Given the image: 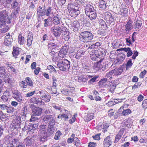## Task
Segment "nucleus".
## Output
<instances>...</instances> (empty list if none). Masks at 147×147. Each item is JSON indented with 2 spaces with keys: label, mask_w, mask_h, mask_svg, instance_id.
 <instances>
[{
  "label": "nucleus",
  "mask_w": 147,
  "mask_h": 147,
  "mask_svg": "<svg viewBox=\"0 0 147 147\" xmlns=\"http://www.w3.org/2000/svg\"><path fill=\"white\" fill-rule=\"evenodd\" d=\"M57 67H58L60 70L61 71V67H63V66H64L63 64L61 61H59L57 62Z\"/></svg>",
  "instance_id": "680f3d73"
},
{
  "label": "nucleus",
  "mask_w": 147,
  "mask_h": 147,
  "mask_svg": "<svg viewBox=\"0 0 147 147\" xmlns=\"http://www.w3.org/2000/svg\"><path fill=\"white\" fill-rule=\"evenodd\" d=\"M50 18L45 19L44 20V26L45 28H47L49 26H51L52 24L50 20Z\"/></svg>",
  "instance_id": "c756f323"
},
{
  "label": "nucleus",
  "mask_w": 147,
  "mask_h": 147,
  "mask_svg": "<svg viewBox=\"0 0 147 147\" xmlns=\"http://www.w3.org/2000/svg\"><path fill=\"white\" fill-rule=\"evenodd\" d=\"M80 40L84 42H88L91 41L93 39L92 34L89 31L82 32L80 35Z\"/></svg>",
  "instance_id": "20e7f679"
},
{
  "label": "nucleus",
  "mask_w": 147,
  "mask_h": 147,
  "mask_svg": "<svg viewBox=\"0 0 147 147\" xmlns=\"http://www.w3.org/2000/svg\"><path fill=\"white\" fill-rule=\"evenodd\" d=\"M92 76L85 75L78 77V81L80 83H84L87 82L88 79H91Z\"/></svg>",
  "instance_id": "f3484780"
},
{
  "label": "nucleus",
  "mask_w": 147,
  "mask_h": 147,
  "mask_svg": "<svg viewBox=\"0 0 147 147\" xmlns=\"http://www.w3.org/2000/svg\"><path fill=\"white\" fill-rule=\"evenodd\" d=\"M107 126L104 123H99L98 125L97 129L98 131L102 130L103 132L107 129Z\"/></svg>",
  "instance_id": "cd10ccee"
},
{
  "label": "nucleus",
  "mask_w": 147,
  "mask_h": 147,
  "mask_svg": "<svg viewBox=\"0 0 147 147\" xmlns=\"http://www.w3.org/2000/svg\"><path fill=\"white\" fill-rule=\"evenodd\" d=\"M132 61L131 59H129L126 65V69L131 67L132 65Z\"/></svg>",
  "instance_id": "6e6d98bb"
},
{
  "label": "nucleus",
  "mask_w": 147,
  "mask_h": 147,
  "mask_svg": "<svg viewBox=\"0 0 147 147\" xmlns=\"http://www.w3.org/2000/svg\"><path fill=\"white\" fill-rule=\"evenodd\" d=\"M129 106L127 104H124L119 109V112H120L123 109H127V107Z\"/></svg>",
  "instance_id": "13d9d810"
},
{
  "label": "nucleus",
  "mask_w": 147,
  "mask_h": 147,
  "mask_svg": "<svg viewBox=\"0 0 147 147\" xmlns=\"http://www.w3.org/2000/svg\"><path fill=\"white\" fill-rule=\"evenodd\" d=\"M61 134V133L59 130L56 133L54 137V138L55 140H58Z\"/></svg>",
  "instance_id": "09e8293b"
},
{
  "label": "nucleus",
  "mask_w": 147,
  "mask_h": 147,
  "mask_svg": "<svg viewBox=\"0 0 147 147\" xmlns=\"http://www.w3.org/2000/svg\"><path fill=\"white\" fill-rule=\"evenodd\" d=\"M69 90L68 89H63L61 91V92L64 95L68 96L69 94Z\"/></svg>",
  "instance_id": "4d7b16f0"
},
{
  "label": "nucleus",
  "mask_w": 147,
  "mask_h": 147,
  "mask_svg": "<svg viewBox=\"0 0 147 147\" xmlns=\"http://www.w3.org/2000/svg\"><path fill=\"white\" fill-rule=\"evenodd\" d=\"M112 142L110 136L107 137L104 139L103 145L105 147H109L112 144Z\"/></svg>",
  "instance_id": "412c9836"
},
{
  "label": "nucleus",
  "mask_w": 147,
  "mask_h": 147,
  "mask_svg": "<svg viewBox=\"0 0 147 147\" xmlns=\"http://www.w3.org/2000/svg\"><path fill=\"white\" fill-rule=\"evenodd\" d=\"M24 130H28V132L31 131L32 133H33L34 130L32 128V125H30L29 127L26 126H25L24 128Z\"/></svg>",
  "instance_id": "de8ad7c7"
},
{
  "label": "nucleus",
  "mask_w": 147,
  "mask_h": 147,
  "mask_svg": "<svg viewBox=\"0 0 147 147\" xmlns=\"http://www.w3.org/2000/svg\"><path fill=\"white\" fill-rule=\"evenodd\" d=\"M68 46L65 45L63 47L58 54V59L59 58H63L67 55L68 51Z\"/></svg>",
  "instance_id": "6e6552de"
},
{
  "label": "nucleus",
  "mask_w": 147,
  "mask_h": 147,
  "mask_svg": "<svg viewBox=\"0 0 147 147\" xmlns=\"http://www.w3.org/2000/svg\"><path fill=\"white\" fill-rule=\"evenodd\" d=\"M63 64L64 66L63 67H61V71H65L66 69H69L70 66V62L67 60L64 59L62 61Z\"/></svg>",
  "instance_id": "6ab92c4d"
},
{
  "label": "nucleus",
  "mask_w": 147,
  "mask_h": 147,
  "mask_svg": "<svg viewBox=\"0 0 147 147\" xmlns=\"http://www.w3.org/2000/svg\"><path fill=\"white\" fill-rule=\"evenodd\" d=\"M32 139L30 137L28 136L24 139V142L26 146H30L32 144Z\"/></svg>",
  "instance_id": "a19ab883"
},
{
  "label": "nucleus",
  "mask_w": 147,
  "mask_h": 147,
  "mask_svg": "<svg viewBox=\"0 0 147 147\" xmlns=\"http://www.w3.org/2000/svg\"><path fill=\"white\" fill-rule=\"evenodd\" d=\"M47 69L49 70H50L51 72L54 71L55 72H56V71L52 65H49L48 66Z\"/></svg>",
  "instance_id": "338daca9"
},
{
  "label": "nucleus",
  "mask_w": 147,
  "mask_h": 147,
  "mask_svg": "<svg viewBox=\"0 0 147 147\" xmlns=\"http://www.w3.org/2000/svg\"><path fill=\"white\" fill-rule=\"evenodd\" d=\"M19 11H17V9L15 10L14 11L11 13L10 18L8 17V13L5 11L0 12V27L5 25L6 23L8 24H10L11 21V19L17 16Z\"/></svg>",
  "instance_id": "f257e3e1"
},
{
  "label": "nucleus",
  "mask_w": 147,
  "mask_h": 147,
  "mask_svg": "<svg viewBox=\"0 0 147 147\" xmlns=\"http://www.w3.org/2000/svg\"><path fill=\"white\" fill-rule=\"evenodd\" d=\"M104 19L106 21V22L111 24L114 21V19L112 17V14L109 12H107L104 14Z\"/></svg>",
  "instance_id": "4468645a"
},
{
  "label": "nucleus",
  "mask_w": 147,
  "mask_h": 147,
  "mask_svg": "<svg viewBox=\"0 0 147 147\" xmlns=\"http://www.w3.org/2000/svg\"><path fill=\"white\" fill-rule=\"evenodd\" d=\"M18 42L20 45H23L25 42L24 38L21 34H19L18 38Z\"/></svg>",
  "instance_id": "e433bc0d"
},
{
  "label": "nucleus",
  "mask_w": 147,
  "mask_h": 147,
  "mask_svg": "<svg viewBox=\"0 0 147 147\" xmlns=\"http://www.w3.org/2000/svg\"><path fill=\"white\" fill-rule=\"evenodd\" d=\"M131 121L130 119H128L126 121L125 123V125L128 127H129L131 125L132 123L131 122H129Z\"/></svg>",
  "instance_id": "774afa93"
},
{
  "label": "nucleus",
  "mask_w": 147,
  "mask_h": 147,
  "mask_svg": "<svg viewBox=\"0 0 147 147\" xmlns=\"http://www.w3.org/2000/svg\"><path fill=\"white\" fill-rule=\"evenodd\" d=\"M123 71V69L122 68H117V70L116 71V76L121 74Z\"/></svg>",
  "instance_id": "0e129e2a"
},
{
  "label": "nucleus",
  "mask_w": 147,
  "mask_h": 147,
  "mask_svg": "<svg viewBox=\"0 0 147 147\" xmlns=\"http://www.w3.org/2000/svg\"><path fill=\"white\" fill-rule=\"evenodd\" d=\"M13 97L18 102H21L22 101V97L21 95L20 92L17 90H15L12 92Z\"/></svg>",
  "instance_id": "ddd939ff"
},
{
  "label": "nucleus",
  "mask_w": 147,
  "mask_h": 147,
  "mask_svg": "<svg viewBox=\"0 0 147 147\" xmlns=\"http://www.w3.org/2000/svg\"><path fill=\"white\" fill-rule=\"evenodd\" d=\"M89 18L90 19L92 20L95 19L97 16V14L95 12L93 11L90 12L88 15H87Z\"/></svg>",
  "instance_id": "79ce46f5"
},
{
  "label": "nucleus",
  "mask_w": 147,
  "mask_h": 147,
  "mask_svg": "<svg viewBox=\"0 0 147 147\" xmlns=\"http://www.w3.org/2000/svg\"><path fill=\"white\" fill-rule=\"evenodd\" d=\"M44 111L45 114H49L51 113L52 110L51 108L50 107L49 105H45V107L44 108Z\"/></svg>",
  "instance_id": "4c0bfd02"
},
{
  "label": "nucleus",
  "mask_w": 147,
  "mask_h": 147,
  "mask_svg": "<svg viewBox=\"0 0 147 147\" xmlns=\"http://www.w3.org/2000/svg\"><path fill=\"white\" fill-rule=\"evenodd\" d=\"M71 26L74 28H78L80 26L79 23L77 21L71 22Z\"/></svg>",
  "instance_id": "a18cd8bd"
},
{
  "label": "nucleus",
  "mask_w": 147,
  "mask_h": 147,
  "mask_svg": "<svg viewBox=\"0 0 147 147\" xmlns=\"http://www.w3.org/2000/svg\"><path fill=\"white\" fill-rule=\"evenodd\" d=\"M107 81V79L106 78L101 80L98 83L99 86L101 87L105 86L107 85L106 83Z\"/></svg>",
  "instance_id": "58836bf2"
},
{
  "label": "nucleus",
  "mask_w": 147,
  "mask_h": 147,
  "mask_svg": "<svg viewBox=\"0 0 147 147\" xmlns=\"http://www.w3.org/2000/svg\"><path fill=\"white\" fill-rule=\"evenodd\" d=\"M134 22V26L135 28L137 30L141 28L142 25V21L140 18H138Z\"/></svg>",
  "instance_id": "5701e85b"
},
{
  "label": "nucleus",
  "mask_w": 147,
  "mask_h": 147,
  "mask_svg": "<svg viewBox=\"0 0 147 147\" xmlns=\"http://www.w3.org/2000/svg\"><path fill=\"white\" fill-rule=\"evenodd\" d=\"M103 58L100 59L97 62L94 63L93 67L95 68L100 69L101 67V62L102 61Z\"/></svg>",
  "instance_id": "ea45409f"
},
{
  "label": "nucleus",
  "mask_w": 147,
  "mask_h": 147,
  "mask_svg": "<svg viewBox=\"0 0 147 147\" xmlns=\"http://www.w3.org/2000/svg\"><path fill=\"white\" fill-rule=\"evenodd\" d=\"M51 30L56 37H58L61 34V28L59 26H54L51 28Z\"/></svg>",
  "instance_id": "1a4fd4ad"
},
{
  "label": "nucleus",
  "mask_w": 147,
  "mask_h": 147,
  "mask_svg": "<svg viewBox=\"0 0 147 147\" xmlns=\"http://www.w3.org/2000/svg\"><path fill=\"white\" fill-rule=\"evenodd\" d=\"M58 16V14H57L53 17V19H52V22L54 24L57 25L60 23V21L59 18Z\"/></svg>",
  "instance_id": "473e14b6"
},
{
  "label": "nucleus",
  "mask_w": 147,
  "mask_h": 147,
  "mask_svg": "<svg viewBox=\"0 0 147 147\" xmlns=\"http://www.w3.org/2000/svg\"><path fill=\"white\" fill-rule=\"evenodd\" d=\"M115 85L113 84H112L110 85L109 87L110 91L111 92H113L116 88Z\"/></svg>",
  "instance_id": "864d4df0"
},
{
  "label": "nucleus",
  "mask_w": 147,
  "mask_h": 147,
  "mask_svg": "<svg viewBox=\"0 0 147 147\" xmlns=\"http://www.w3.org/2000/svg\"><path fill=\"white\" fill-rule=\"evenodd\" d=\"M57 45L55 43L50 42L48 45V48L49 50L52 51L57 47Z\"/></svg>",
  "instance_id": "37998d69"
},
{
  "label": "nucleus",
  "mask_w": 147,
  "mask_h": 147,
  "mask_svg": "<svg viewBox=\"0 0 147 147\" xmlns=\"http://www.w3.org/2000/svg\"><path fill=\"white\" fill-rule=\"evenodd\" d=\"M63 120L66 121L69 119L71 116L70 111L64 109L61 113Z\"/></svg>",
  "instance_id": "2eb2a0df"
},
{
  "label": "nucleus",
  "mask_w": 147,
  "mask_h": 147,
  "mask_svg": "<svg viewBox=\"0 0 147 147\" xmlns=\"http://www.w3.org/2000/svg\"><path fill=\"white\" fill-rule=\"evenodd\" d=\"M133 28V25L132 24L131 20H129L125 26V33L128 34Z\"/></svg>",
  "instance_id": "4be33fe9"
},
{
  "label": "nucleus",
  "mask_w": 147,
  "mask_h": 147,
  "mask_svg": "<svg viewBox=\"0 0 147 147\" xmlns=\"http://www.w3.org/2000/svg\"><path fill=\"white\" fill-rule=\"evenodd\" d=\"M92 77L91 78V79L88 81V83L89 84H91L93 83L94 82H95V80H96V79L98 78L97 76H95L94 77L92 78Z\"/></svg>",
  "instance_id": "3c124183"
},
{
  "label": "nucleus",
  "mask_w": 147,
  "mask_h": 147,
  "mask_svg": "<svg viewBox=\"0 0 147 147\" xmlns=\"http://www.w3.org/2000/svg\"><path fill=\"white\" fill-rule=\"evenodd\" d=\"M5 70L3 68L0 67V76H3L5 73Z\"/></svg>",
  "instance_id": "bf43d9fd"
},
{
  "label": "nucleus",
  "mask_w": 147,
  "mask_h": 147,
  "mask_svg": "<svg viewBox=\"0 0 147 147\" xmlns=\"http://www.w3.org/2000/svg\"><path fill=\"white\" fill-rule=\"evenodd\" d=\"M11 139V137L9 135H7L5 137L3 140L4 141V142H5V143L8 144L10 143V141Z\"/></svg>",
  "instance_id": "49530a36"
},
{
  "label": "nucleus",
  "mask_w": 147,
  "mask_h": 147,
  "mask_svg": "<svg viewBox=\"0 0 147 147\" xmlns=\"http://www.w3.org/2000/svg\"><path fill=\"white\" fill-rule=\"evenodd\" d=\"M14 111V109L11 107H8L6 111L8 113H13Z\"/></svg>",
  "instance_id": "603ef678"
},
{
  "label": "nucleus",
  "mask_w": 147,
  "mask_h": 147,
  "mask_svg": "<svg viewBox=\"0 0 147 147\" xmlns=\"http://www.w3.org/2000/svg\"><path fill=\"white\" fill-rule=\"evenodd\" d=\"M37 94H40L42 100H44L46 102H48L50 101L51 97L47 91L41 90L39 91Z\"/></svg>",
  "instance_id": "423d86ee"
},
{
  "label": "nucleus",
  "mask_w": 147,
  "mask_h": 147,
  "mask_svg": "<svg viewBox=\"0 0 147 147\" xmlns=\"http://www.w3.org/2000/svg\"><path fill=\"white\" fill-rule=\"evenodd\" d=\"M19 140L17 139H14L11 140L10 143L8 144V147H14L18 146L19 143Z\"/></svg>",
  "instance_id": "393cba45"
},
{
  "label": "nucleus",
  "mask_w": 147,
  "mask_h": 147,
  "mask_svg": "<svg viewBox=\"0 0 147 147\" xmlns=\"http://www.w3.org/2000/svg\"><path fill=\"white\" fill-rule=\"evenodd\" d=\"M9 96L8 92H5L1 97V102L4 104L8 103V100L9 98Z\"/></svg>",
  "instance_id": "dca6fc26"
},
{
  "label": "nucleus",
  "mask_w": 147,
  "mask_h": 147,
  "mask_svg": "<svg viewBox=\"0 0 147 147\" xmlns=\"http://www.w3.org/2000/svg\"><path fill=\"white\" fill-rule=\"evenodd\" d=\"M85 10V13L87 16L92 11L94 10L93 7L90 4H88L86 6Z\"/></svg>",
  "instance_id": "a878e982"
},
{
  "label": "nucleus",
  "mask_w": 147,
  "mask_h": 147,
  "mask_svg": "<svg viewBox=\"0 0 147 147\" xmlns=\"http://www.w3.org/2000/svg\"><path fill=\"white\" fill-rule=\"evenodd\" d=\"M47 126L45 125H41L39 126L38 134L40 140L42 142L46 141V135H47L46 129Z\"/></svg>",
  "instance_id": "39448f33"
},
{
  "label": "nucleus",
  "mask_w": 147,
  "mask_h": 147,
  "mask_svg": "<svg viewBox=\"0 0 147 147\" xmlns=\"http://www.w3.org/2000/svg\"><path fill=\"white\" fill-rule=\"evenodd\" d=\"M36 94V91L28 92V93L26 94L25 97H28L32 96L34 94Z\"/></svg>",
  "instance_id": "5fc2aeb1"
},
{
  "label": "nucleus",
  "mask_w": 147,
  "mask_h": 147,
  "mask_svg": "<svg viewBox=\"0 0 147 147\" xmlns=\"http://www.w3.org/2000/svg\"><path fill=\"white\" fill-rule=\"evenodd\" d=\"M123 134L122 131H119L118 134L116 136L115 140L114 141V142L115 143L117 142L122 137Z\"/></svg>",
  "instance_id": "f704fd0d"
},
{
  "label": "nucleus",
  "mask_w": 147,
  "mask_h": 147,
  "mask_svg": "<svg viewBox=\"0 0 147 147\" xmlns=\"http://www.w3.org/2000/svg\"><path fill=\"white\" fill-rule=\"evenodd\" d=\"M57 67H58L60 70L61 71V67H63V66H64L63 64L61 61H59L57 62Z\"/></svg>",
  "instance_id": "052dcab7"
},
{
  "label": "nucleus",
  "mask_w": 147,
  "mask_h": 147,
  "mask_svg": "<svg viewBox=\"0 0 147 147\" xmlns=\"http://www.w3.org/2000/svg\"><path fill=\"white\" fill-rule=\"evenodd\" d=\"M98 7L101 9H104L106 8L107 3L104 0H101L98 3Z\"/></svg>",
  "instance_id": "7c9ffc66"
},
{
  "label": "nucleus",
  "mask_w": 147,
  "mask_h": 147,
  "mask_svg": "<svg viewBox=\"0 0 147 147\" xmlns=\"http://www.w3.org/2000/svg\"><path fill=\"white\" fill-rule=\"evenodd\" d=\"M90 58L92 60L98 61L100 59L103 58L105 55V51L102 50H93L90 53Z\"/></svg>",
  "instance_id": "7ed1b4c3"
},
{
  "label": "nucleus",
  "mask_w": 147,
  "mask_h": 147,
  "mask_svg": "<svg viewBox=\"0 0 147 147\" xmlns=\"http://www.w3.org/2000/svg\"><path fill=\"white\" fill-rule=\"evenodd\" d=\"M21 121V117L19 116L17 117L13 120L12 122L13 127L16 129L20 128Z\"/></svg>",
  "instance_id": "9b49d317"
},
{
  "label": "nucleus",
  "mask_w": 147,
  "mask_h": 147,
  "mask_svg": "<svg viewBox=\"0 0 147 147\" xmlns=\"http://www.w3.org/2000/svg\"><path fill=\"white\" fill-rule=\"evenodd\" d=\"M25 81L27 82V88L28 90H31L34 87V83L32 79L28 77H26Z\"/></svg>",
  "instance_id": "aec40b11"
},
{
  "label": "nucleus",
  "mask_w": 147,
  "mask_h": 147,
  "mask_svg": "<svg viewBox=\"0 0 147 147\" xmlns=\"http://www.w3.org/2000/svg\"><path fill=\"white\" fill-rule=\"evenodd\" d=\"M55 123L54 124H48L47 127V131L46 132L47 135H46V141L47 140V138L54 134L55 131L56 127L55 125Z\"/></svg>",
  "instance_id": "0eeeda50"
},
{
  "label": "nucleus",
  "mask_w": 147,
  "mask_h": 147,
  "mask_svg": "<svg viewBox=\"0 0 147 147\" xmlns=\"http://www.w3.org/2000/svg\"><path fill=\"white\" fill-rule=\"evenodd\" d=\"M52 106L57 111H60V113L64 109L61 107L60 106L56 105L55 104H52Z\"/></svg>",
  "instance_id": "c03bdc74"
},
{
  "label": "nucleus",
  "mask_w": 147,
  "mask_h": 147,
  "mask_svg": "<svg viewBox=\"0 0 147 147\" xmlns=\"http://www.w3.org/2000/svg\"><path fill=\"white\" fill-rule=\"evenodd\" d=\"M42 111L41 109L38 107H34L32 109L33 114L35 116H39L41 115L42 113Z\"/></svg>",
  "instance_id": "b1692460"
},
{
  "label": "nucleus",
  "mask_w": 147,
  "mask_h": 147,
  "mask_svg": "<svg viewBox=\"0 0 147 147\" xmlns=\"http://www.w3.org/2000/svg\"><path fill=\"white\" fill-rule=\"evenodd\" d=\"M20 49V48L16 46H13L12 54L13 57L16 58V56L18 55L19 54Z\"/></svg>",
  "instance_id": "c85d7f7f"
},
{
  "label": "nucleus",
  "mask_w": 147,
  "mask_h": 147,
  "mask_svg": "<svg viewBox=\"0 0 147 147\" xmlns=\"http://www.w3.org/2000/svg\"><path fill=\"white\" fill-rule=\"evenodd\" d=\"M94 116L90 114H88V115L86 116V119L87 121H89L92 119L94 118Z\"/></svg>",
  "instance_id": "8fccbe9b"
},
{
  "label": "nucleus",
  "mask_w": 147,
  "mask_h": 147,
  "mask_svg": "<svg viewBox=\"0 0 147 147\" xmlns=\"http://www.w3.org/2000/svg\"><path fill=\"white\" fill-rule=\"evenodd\" d=\"M119 113V114H121V116H125L131 113L132 112L130 109H127L122 110Z\"/></svg>",
  "instance_id": "bb28decb"
},
{
  "label": "nucleus",
  "mask_w": 147,
  "mask_h": 147,
  "mask_svg": "<svg viewBox=\"0 0 147 147\" xmlns=\"http://www.w3.org/2000/svg\"><path fill=\"white\" fill-rule=\"evenodd\" d=\"M43 120L45 123L49 122L48 124L55 123V121L54 117L52 115H45L43 118Z\"/></svg>",
  "instance_id": "9d476101"
},
{
  "label": "nucleus",
  "mask_w": 147,
  "mask_h": 147,
  "mask_svg": "<svg viewBox=\"0 0 147 147\" xmlns=\"http://www.w3.org/2000/svg\"><path fill=\"white\" fill-rule=\"evenodd\" d=\"M4 39V45L7 46H11L13 42V40L12 36H11L9 33L7 34Z\"/></svg>",
  "instance_id": "f8f14e48"
},
{
  "label": "nucleus",
  "mask_w": 147,
  "mask_h": 147,
  "mask_svg": "<svg viewBox=\"0 0 147 147\" xmlns=\"http://www.w3.org/2000/svg\"><path fill=\"white\" fill-rule=\"evenodd\" d=\"M11 8L14 9V10L17 9V11H19V4L18 3L17 1H16L13 2L11 4Z\"/></svg>",
  "instance_id": "c9c22d12"
},
{
  "label": "nucleus",
  "mask_w": 147,
  "mask_h": 147,
  "mask_svg": "<svg viewBox=\"0 0 147 147\" xmlns=\"http://www.w3.org/2000/svg\"><path fill=\"white\" fill-rule=\"evenodd\" d=\"M42 7L39 6L38 8L37 14L38 16L46 15L51 18L53 16V9L50 6H48L46 9H42Z\"/></svg>",
  "instance_id": "f03ea898"
},
{
  "label": "nucleus",
  "mask_w": 147,
  "mask_h": 147,
  "mask_svg": "<svg viewBox=\"0 0 147 147\" xmlns=\"http://www.w3.org/2000/svg\"><path fill=\"white\" fill-rule=\"evenodd\" d=\"M32 40L33 36L32 34H31L29 33L28 35V37L27 42V45L28 47H30L31 46Z\"/></svg>",
  "instance_id": "2f4dec72"
},
{
  "label": "nucleus",
  "mask_w": 147,
  "mask_h": 147,
  "mask_svg": "<svg viewBox=\"0 0 147 147\" xmlns=\"http://www.w3.org/2000/svg\"><path fill=\"white\" fill-rule=\"evenodd\" d=\"M112 76H113V74L111 70L107 74L106 77L107 78H109L110 79H111L112 78Z\"/></svg>",
  "instance_id": "69168bd1"
},
{
  "label": "nucleus",
  "mask_w": 147,
  "mask_h": 147,
  "mask_svg": "<svg viewBox=\"0 0 147 147\" xmlns=\"http://www.w3.org/2000/svg\"><path fill=\"white\" fill-rule=\"evenodd\" d=\"M142 107L145 109L147 108V99L144 100L142 104Z\"/></svg>",
  "instance_id": "e2e57ef3"
},
{
  "label": "nucleus",
  "mask_w": 147,
  "mask_h": 147,
  "mask_svg": "<svg viewBox=\"0 0 147 147\" xmlns=\"http://www.w3.org/2000/svg\"><path fill=\"white\" fill-rule=\"evenodd\" d=\"M76 5V4L74 3L70 2L67 5V8L69 11L77 8L78 7Z\"/></svg>",
  "instance_id": "72a5a7b5"
},
{
  "label": "nucleus",
  "mask_w": 147,
  "mask_h": 147,
  "mask_svg": "<svg viewBox=\"0 0 147 147\" xmlns=\"http://www.w3.org/2000/svg\"><path fill=\"white\" fill-rule=\"evenodd\" d=\"M31 101L34 103L36 104L39 105H44L45 103L42 101L41 98L33 97L31 98Z\"/></svg>",
  "instance_id": "a211bd4d"
}]
</instances>
